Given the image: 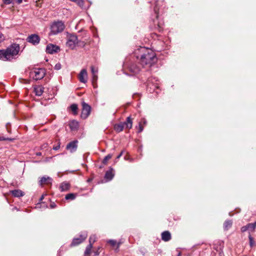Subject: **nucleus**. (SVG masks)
Instances as JSON below:
<instances>
[{
	"label": "nucleus",
	"mask_w": 256,
	"mask_h": 256,
	"mask_svg": "<svg viewBox=\"0 0 256 256\" xmlns=\"http://www.w3.org/2000/svg\"><path fill=\"white\" fill-rule=\"evenodd\" d=\"M136 54H138L136 58L139 59L140 64L144 67H150L157 60L155 52L150 48L140 47L136 52Z\"/></svg>",
	"instance_id": "f257e3e1"
},
{
	"label": "nucleus",
	"mask_w": 256,
	"mask_h": 256,
	"mask_svg": "<svg viewBox=\"0 0 256 256\" xmlns=\"http://www.w3.org/2000/svg\"><path fill=\"white\" fill-rule=\"evenodd\" d=\"M20 46L12 44L5 50H0V59L4 61H10L16 58L20 51Z\"/></svg>",
	"instance_id": "f03ea898"
},
{
	"label": "nucleus",
	"mask_w": 256,
	"mask_h": 256,
	"mask_svg": "<svg viewBox=\"0 0 256 256\" xmlns=\"http://www.w3.org/2000/svg\"><path fill=\"white\" fill-rule=\"evenodd\" d=\"M79 44L80 46H84V42H78L77 36L73 34H68L67 36V42L66 45L70 49H74L76 45Z\"/></svg>",
	"instance_id": "7ed1b4c3"
},
{
	"label": "nucleus",
	"mask_w": 256,
	"mask_h": 256,
	"mask_svg": "<svg viewBox=\"0 0 256 256\" xmlns=\"http://www.w3.org/2000/svg\"><path fill=\"white\" fill-rule=\"evenodd\" d=\"M65 28V25L62 21L54 22L50 26V34H56L62 32Z\"/></svg>",
	"instance_id": "20e7f679"
},
{
	"label": "nucleus",
	"mask_w": 256,
	"mask_h": 256,
	"mask_svg": "<svg viewBox=\"0 0 256 256\" xmlns=\"http://www.w3.org/2000/svg\"><path fill=\"white\" fill-rule=\"evenodd\" d=\"M45 70L43 68H35L31 71L30 76L33 79L37 80L42 79L45 76Z\"/></svg>",
	"instance_id": "39448f33"
},
{
	"label": "nucleus",
	"mask_w": 256,
	"mask_h": 256,
	"mask_svg": "<svg viewBox=\"0 0 256 256\" xmlns=\"http://www.w3.org/2000/svg\"><path fill=\"white\" fill-rule=\"evenodd\" d=\"M82 108L81 114V117L84 119H86L88 117V116L90 114L91 108L88 104L84 102H82Z\"/></svg>",
	"instance_id": "423d86ee"
},
{
	"label": "nucleus",
	"mask_w": 256,
	"mask_h": 256,
	"mask_svg": "<svg viewBox=\"0 0 256 256\" xmlns=\"http://www.w3.org/2000/svg\"><path fill=\"white\" fill-rule=\"evenodd\" d=\"M87 236L88 234L86 232H82L80 235V238H74L73 239L71 245L72 246H76L79 244L86 240Z\"/></svg>",
	"instance_id": "0eeeda50"
},
{
	"label": "nucleus",
	"mask_w": 256,
	"mask_h": 256,
	"mask_svg": "<svg viewBox=\"0 0 256 256\" xmlns=\"http://www.w3.org/2000/svg\"><path fill=\"white\" fill-rule=\"evenodd\" d=\"M78 141L74 140L69 142L66 146V149L70 150V152H75L78 148Z\"/></svg>",
	"instance_id": "6e6552de"
},
{
	"label": "nucleus",
	"mask_w": 256,
	"mask_h": 256,
	"mask_svg": "<svg viewBox=\"0 0 256 256\" xmlns=\"http://www.w3.org/2000/svg\"><path fill=\"white\" fill-rule=\"evenodd\" d=\"M60 50V48L53 44H48L46 48V52L50 54L58 52Z\"/></svg>",
	"instance_id": "1a4fd4ad"
},
{
	"label": "nucleus",
	"mask_w": 256,
	"mask_h": 256,
	"mask_svg": "<svg viewBox=\"0 0 256 256\" xmlns=\"http://www.w3.org/2000/svg\"><path fill=\"white\" fill-rule=\"evenodd\" d=\"M40 38L37 34H32L27 38V41L34 45L37 44L40 42Z\"/></svg>",
	"instance_id": "9d476101"
},
{
	"label": "nucleus",
	"mask_w": 256,
	"mask_h": 256,
	"mask_svg": "<svg viewBox=\"0 0 256 256\" xmlns=\"http://www.w3.org/2000/svg\"><path fill=\"white\" fill-rule=\"evenodd\" d=\"M79 80L82 83H86L88 80V74L86 69L81 70L80 74H78Z\"/></svg>",
	"instance_id": "9b49d317"
},
{
	"label": "nucleus",
	"mask_w": 256,
	"mask_h": 256,
	"mask_svg": "<svg viewBox=\"0 0 256 256\" xmlns=\"http://www.w3.org/2000/svg\"><path fill=\"white\" fill-rule=\"evenodd\" d=\"M52 178L48 176H44L41 178V180L40 181V185H42L44 184H50L52 182Z\"/></svg>",
	"instance_id": "f8f14e48"
},
{
	"label": "nucleus",
	"mask_w": 256,
	"mask_h": 256,
	"mask_svg": "<svg viewBox=\"0 0 256 256\" xmlns=\"http://www.w3.org/2000/svg\"><path fill=\"white\" fill-rule=\"evenodd\" d=\"M44 88L42 86H36L34 88V92L37 96H40L42 94Z\"/></svg>",
	"instance_id": "ddd939ff"
},
{
	"label": "nucleus",
	"mask_w": 256,
	"mask_h": 256,
	"mask_svg": "<svg viewBox=\"0 0 256 256\" xmlns=\"http://www.w3.org/2000/svg\"><path fill=\"white\" fill-rule=\"evenodd\" d=\"M162 239L164 242L169 241L171 239V234L168 231H164L162 234Z\"/></svg>",
	"instance_id": "4468645a"
},
{
	"label": "nucleus",
	"mask_w": 256,
	"mask_h": 256,
	"mask_svg": "<svg viewBox=\"0 0 256 256\" xmlns=\"http://www.w3.org/2000/svg\"><path fill=\"white\" fill-rule=\"evenodd\" d=\"M122 124L125 128L130 129L132 128V121L130 116L128 117L126 121Z\"/></svg>",
	"instance_id": "2eb2a0df"
},
{
	"label": "nucleus",
	"mask_w": 256,
	"mask_h": 256,
	"mask_svg": "<svg viewBox=\"0 0 256 256\" xmlns=\"http://www.w3.org/2000/svg\"><path fill=\"white\" fill-rule=\"evenodd\" d=\"M70 188V184L66 182H62L60 186V191L64 192L69 190Z\"/></svg>",
	"instance_id": "dca6fc26"
},
{
	"label": "nucleus",
	"mask_w": 256,
	"mask_h": 256,
	"mask_svg": "<svg viewBox=\"0 0 256 256\" xmlns=\"http://www.w3.org/2000/svg\"><path fill=\"white\" fill-rule=\"evenodd\" d=\"M12 195L15 197L20 198L24 196V192L20 190H14L11 191Z\"/></svg>",
	"instance_id": "f3484780"
},
{
	"label": "nucleus",
	"mask_w": 256,
	"mask_h": 256,
	"mask_svg": "<svg viewBox=\"0 0 256 256\" xmlns=\"http://www.w3.org/2000/svg\"><path fill=\"white\" fill-rule=\"evenodd\" d=\"M69 126L72 130H74L78 128V123L76 120H73L70 123Z\"/></svg>",
	"instance_id": "a211bd4d"
},
{
	"label": "nucleus",
	"mask_w": 256,
	"mask_h": 256,
	"mask_svg": "<svg viewBox=\"0 0 256 256\" xmlns=\"http://www.w3.org/2000/svg\"><path fill=\"white\" fill-rule=\"evenodd\" d=\"M114 176L112 170H109L106 172L104 178L108 180H110L112 179Z\"/></svg>",
	"instance_id": "6ab92c4d"
},
{
	"label": "nucleus",
	"mask_w": 256,
	"mask_h": 256,
	"mask_svg": "<svg viewBox=\"0 0 256 256\" xmlns=\"http://www.w3.org/2000/svg\"><path fill=\"white\" fill-rule=\"evenodd\" d=\"M130 70L132 72L136 74L140 72V66L133 64L130 66Z\"/></svg>",
	"instance_id": "aec40b11"
},
{
	"label": "nucleus",
	"mask_w": 256,
	"mask_h": 256,
	"mask_svg": "<svg viewBox=\"0 0 256 256\" xmlns=\"http://www.w3.org/2000/svg\"><path fill=\"white\" fill-rule=\"evenodd\" d=\"M248 227L250 233L254 232L256 228V221L254 223L248 224Z\"/></svg>",
	"instance_id": "412c9836"
},
{
	"label": "nucleus",
	"mask_w": 256,
	"mask_h": 256,
	"mask_svg": "<svg viewBox=\"0 0 256 256\" xmlns=\"http://www.w3.org/2000/svg\"><path fill=\"white\" fill-rule=\"evenodd\" d=\"M124 128H125L122 123L115 125L114 126V130L117 132H122Z\"/></svg>",
	"instance_id": "4be33fe9"
},
{
	"label": "nucleus",
	"mask_w": 256,
	"mask_h": 256,
	"mask_svg": "<svg viewBox=\"0 0 256 256\" xmlns=\"http://www.w3.org/2000/svg\"><path fill=\"white\" fill-rule=\"evenodd\" d=\"M92 247L91 244H89L86 248L84 252V256H90L91 253V249Z\"/></svg>",
	"instance_id": "5701e85b"
},
{
	"label": "nucleus",
	"mask_w": 256,
	"mask_h": 256,
	"mask_svg": "<svg viewBox=\"0 0 256 256\" xmlns=\"http://www.w3.org/2000/svg\"><path fill=\"white\" fill-rule=\"evenodd\" d=\"M232 222L230 220H226L224 224V230H228L231 227Z\"/></svg>",
	"instance_id": "b1692460"
},
{
	"label": "nucleus",
	"mask_w": 256,
	"mask_h": 256,
	"mask_svg": "<svg viewBox=\"0 0 256 256\" xmlns=\"http://www.w3.org/2000/svg\"><path fill=\"white\" fill-rule=\"evenodd\" d=\"M76 197V194L73 193H70L68 194H67L65 198L67 200H74L75 199Z\"/></svg>",
	"instance_id": "393cba45"
},
{
	"label": "nucleus",
	"mask_w": 256,
	"mask_h": 256,
	"mask_svg": "<svg viewBox=\"0 0 256 256\" xmlns=\"http://www.w3.org/2000/svg\"><path fill=\"white\" fill-rule=\"evenodd\" d=\"M70 108L71 110L73 112L74 114H77V113H78L77 110L78 109L77 104H72L70 106Z\"/></svg>",
	"instance_id": "a878e982"
},
{
	"label": "nucleus",
	"mask_w": 256,
	"mask_h": 256,
	"mask_svg": "<svg viewBox=\"0 0 256 256\" xmlns=\"http://www.w3.org/2000/svg\"><path fill=\"white\" fill-rule=\"evenodd\" d=\"M92 84L94 88L96 87V82L98 80V75L97 74H92Z\"/></svg>",
	"instance_id": "bb28decb"
},
{
	"label": "nucleus",
	"mask_w": 256,
	"mask_h": 256,
	"mask_svg": "<svg viewBox=\"0 0 256 256\" xmlns=\"http://www.w3.org/2000/svg\"><path fill=\"white\" fill-rule=\"evenodd\" d=\"M96 240V236L95 235H92L89 238V244H91L92 246V244Z\"/></svg>",
	"instance_id": "cd10ccee"
},
{
	"label": "nucleus",
	"mask_w": 256,
	"mask_h": 256,
	"mask_svg": "<svg viewBox=\"0 0 256 256\" xmlns=\"http://www.w3.org/2000/svg\"><path fill=\"white\" fill-rule=\"evenodd\" d=\"M112 157V155L110 154H109L108 155H107L106 156H105V158H104V159L103 160V161H102V163L104 164H107V162Z\"/></svg>",
	"instance_id": "c85d7f7f"
},
{
	"label": "nucleus",
	"mask_w": 256,
	"mask_h": 256,
	"mask_svg": "<svg viewBox=\"0 0 256 256\" xmlns=\"http://www.w3.org/2000/svg\"><path fill=\"white\" fill-rule=\"evenodd\" d=\"M91 68V72L92 73V74H97L98 72V69L97 68H95L94 66H92L90 67Z\"/></svg>",
	"instance_id": "c756f323"
},
{
	"label": "nucleus",
	"mask_w": 256,
	"mask_h": 256,
	"mask_svg": "<svg viewBox=\"0 0 256 256\" xmlns=\"http://www.w3.org/2000/svg\"><path fill=\"white\" fill-rule=\"evenodd\" d=\"M14 140V138H5L4 136H0V141L9 140V141L12 142Z\"/></svg>",
	"instance_id": "7c9ffc66"
},
{
	"label": "nucleus",
	"mask_w": 256,
	"mask_h": 256,
	"mask_svg": "<svg viewBox=\"0 0 256 256\" xmlns=\"http://www.w3.org/2000/svg\"><path fill=\"white\" fill-rule=\"evenodd\" d=\"M144 130V126L142 124V122H140L138 124V132H141Z\"/></svg>",
	"instance_id": "2f4dec72"
},
{
	"label": "nucleus",
	"mask_w": 256,
	"mask_h": 256,
	"mask_svg": "<svg viewBox=\"0 0 256 256\" xmlns=\"http://www.w3.org/2000/svg\"><path fill=\"white\" fill-rule=\"evenodd\" d=\"M4 4H14V0H2Z\"/></svg>",
	"instance_id": "473e14b6"
},
{
	"label": "nucleus",
	"mask_w": 256,
	"mask_h": 256,
	"mask_svg": "<svg viewBox=\"0 0 256 256\" xmlns=\"http://www.w3.org/2000/svg\"><path fill=\"white\" fill-rule=\"evenodd\" d=\"M248 238L250 240V246H252L254 244V242L253 238H252V236H251V235L250 234H249Z\"/></svg>",
	"instance_id": "72a5a7b5"
},
{
	"label": "nucleus",
	"mask_w": 256,
	"mask_h": 256,
	"mask_svg": "<svg viewBox=\"0 0 256 256\" xmlns=\"http://www.w3.org/2000/svg\"><path fill=\"white\" fill-rule=\"evenodd\" d=\"M108 243L112 246H114L116 244V242L115 240H110L108 241Z\"/></svg>",
	"instance_id": "f704fd0d"
},
{
	"label": "nucleus",
	"mask_w": 256,
	"mask_h": 256,
	"mask_svg": "<svg viewBox=\"0 0 256 256\" xmlns=\"http://www.w3.org/2000/svg\"><path fill=\"white\" fill-rule=\"evenodd\" d=\"M240 230H241V232H245L246 230H248V224L242 227Z\"/></svg>",
	"instance_id": "c9c22d12"
},
{
	"label": "nucleus",
	"mask_w": 256,
	"mask_h": 256,
	"mask_svg": "<svg viewBox=\"0 0 256 256\" xmlns=\"http://www.w3.org/2000/svg\"><path fill=\"white\" fill-rule=\"evenodd\" d=\"M61 68L62 66L60 64L58 63L55 65L54 68L56 70H59Z\"/></svg>",
	"instance_id": "e433bc0d"
},
{
	"label": "nucleus",
	"mask_w": 256,
	"mask_h": 256,
	"mask_svg": "<svg viewBox=\"0 0 256 256\" xmlns=\"http://www.w3.org/2000/svg\"><path fill=\"white\" fill-rule=\"evenodd\" d=\"M4 36L0 32V42L4 41Z\"/></svg>",
	"instance_id": "4c0bfd02"
},
{
	"label": "nucleus",
	"mask_w": 256,
	"mask_h": 256,
	"mask_svg": "<svg viewBox=\"0 0 256 256\" xmlns=\"http://www.w3.org/2000/svg\"><path fill=\"white\" fill-rule=\"evenodd\" d=\"M60 148V144L58 143V144L57 146H54L53 147V149L54 150H58Z\"/></svg>",
	"instance_id": "58836bf2"
},
{
	"label": "nucleus",
	"mask_w": 256,
	"mask_h": 256,
	"mask_svg": "<svg viewBox=\"0 0 256 256\" xmlns=\"http://www.w3.org/2000/svg\"><path fill=\"white\" fill-rule=\"evenodd\" d=\"M56 204L54 202H52L50 204V207L51 208H54L56 207Z\"/></svg>",
	"instance_id": "ea45409f"
},
{
	"label": "nucleus",
	"mask_w": 256,
	"mask_h": 256,
	"mask_svg": "<svg viewBox=\"0 0 256 256\" xmlns=\"http://www.w3.org/2000/svg\"><path fill=\"white\" fill-rule=\"evenodd\" d=\"M140 122H142V124H143L144 125H145L146 123V121L144 118H142Z\"/></svg>",
	"instance_id": "a19ab883"
},
{
	"label": "nucleus",
	"mask_w": 256,
	"mask_h": 256,
	"mask_svg": "<svg viewBox=\"0 0 256 256\" xmlns=\"http://www.w3.org/2000/svg\"><path fill=\"white\" fill-rule=\"evenodd\" d=\"M16 2L18 4H21L22 2V0H14V2Z\"/></svg>",
	"instance_id": "79ce46f5"
},
{
	"label": "nucleus",
	"mask_w": 256,
	"mask_h": 256,
	"mask_svg": "<svg viewBox=\"0 0 256 256\" xmlns=\"http://www.w3.org/2000/svg\"><path fill=\"white\" fill-rule=\"evenodd\" d=\"M123 152H122L116 157L117 159H118L122 155Z\"/></svg>",
	"instance_id": "37998d69"
},
{
	"label": "nucleus",
	"mask_w": 256,
	"mask_h": 256,
	"mask_svg": "<svg viewBox=\"0 0 256 256\" xmlns=\"http://www.w3.org/2000/svg\"><path fill=\"white\" fill-rule=\"evenodd\" d=\"M157 10H158L157 4H156V6H155V7L154 8V10L156 13H157Z\"/></svg>",
	"instance_id": "c03bdc74"
},
{
	"label": "nucleus",
	"mask_w": 256,
	"mask_h": 256,
	"mask_svg": "<svg viewBox=\"0 0 256 256\" xmlns=\"http://www.w3.org/2000/svg\"><path fill=\"white\" fill-rule=\"evenodd\" d=\"M120 244H118V245H117V247H116V250H118L119 248V246H120Z\"/></svg>",
	"instance_id": "a18cd8bd"
},
{
	"label": "nucleus",
	"mask_w": 256,
	"mask_h": 256,
	"mask_svg": "<svg viewBox=\"0 0 256 256\" xmlns=\"http://www.w3.org/2000/svg\"><path fill=\"white\" fill-rule=\"evenodd\" d=\"M43 198H44V196H42L40 200H42Z\"/></svg>",
	"instance_id": "49530a36"
},
{
	"label": "nucleus",
	"mask_w": 256,
	"mask_h": 256,
	"mask_svg": "<svg viewBox=\"0 0 256 256\" xmlns=\"http://www.w3.org/2000/svg\"><path fill=\"white\" fill-rule=\"evenodd\" d=\"M37 155H40V153L38 154Z\"/></svg>",
	"instance_id": "de8ad7c7"
},
{
	"label": "nucleus",
	"mask_w": 256,
	"mask_h": 256,
	"mask_svg": "<svg viewBox=\"0 0 256 256\" xmlns=\"http://www.w3.org/2000/svg\"><path fill=\"white\" fill-rule=\"evenodd\" d=\"M180 254H179V255H178V256H180Z\"/></svg>",
	"instance_id": "09e8293b"
}]
</instances>
